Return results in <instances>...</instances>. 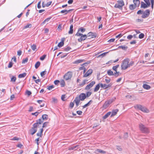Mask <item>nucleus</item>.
<instances>
[{
	"label": "nucleus",
	"mask_w": 154,
	"mask_h": 154,
	"mask_svg": "<svg viewBox=\"0 0 154 154\" xmlns=\"http://www.w3.org/2000/svg\"><path fill=\"white\" fill-rule=\"evenodd\" d=\"M111 114V112H109L107 113L103 117V119H105L107 118Z\"/></svg>",
	"instance_id": "6ab92c4d"
},
{
	"label": "nucleus",
	"mask_w": 154,
	"mask_h": 154,
	"mask_svg": "<svg viewBox=\"0 0 154 154\" xmlns=\"http://www.w3.org/2000/svg\"><path fill=\"white\" fill-rule=\"evenodd\" d=\"M134 107L135 109H140L143 112L148 113L149 112V110L146 107L140 104L134 106Z\"/></svg>",
	"instance_id": "7ed1b4c3"
},
{
	"label": "nucleus",
	"mask_w": 154,
	"mask_h": 154,
	"mask_svg": "<svg viewBox=\"0 0 154 154\" xmlns=\"http://www.w3.org/2000/svg\"><path fill=\"white\" fill-rule=\"evenodd\" d=\"M133 2L136 6L138 7L140 5V1L139 0H133Z\"/></svg>",
	"instance_id": "f3484780"
},
{
	"label": "nucleus",
	"mask_w": 154,
	"mask_h": 154,
	"mask_svg": "<svg viewBox=\"0 0 154 154\" xmlns=\"http://www.w3.org/2000/svg\"><path fill=\"white\" fill-rule=\"evenodd\" d=\"M54 85H52L51 86H48L47 89L49 90H51L53 88H54Z\"/></svg>",
	"instance_id": "8fccbe9b"
},
{
	"label": "nucleus",
	"mask_w": 154,
	"mask_h": 154,
	"mask_svg": "<svg viewBox=\"0 0 154 154\" xmlns=\"http://www.w3.org/2000/svg\"><path fill=\"white\" fill-rule=\"evenodd\" d=\"M109 103L107 101H106L103 105V107L104 109H106L109 106Z\"/></svg>",
	"instance_id": "4be33fe9"
},
{
	"label": "nucleus",
	"mask_w": 154,
	"mask_h": 154,
	"mask_svg": "<svg viewBox=\"0 0 154 154\" xmlns=\"http://www.w3.org/2000/svg\"><path fill=\"white\" fill-rule=\"evenodd\" d=\"M19 138H18L16 137H15L13 138H12L11 140H19Z\"/></svg>",
	"instance_id": "338daca9"
},
{
	"label": "nucleus",
	"mask_w": 154,
	"mask_h": 154,
	"mask_svg": "<svg viewBox=\"0 0 154 154\" xmlns=\"http://www.w3.org/2000/svg\"><path fill=\"white\" fill-rule=\"evenodd\" d=\"M64 41L63 40H62V41L59 43L57 45L59 47L61 48L63 45L64 44Z\"/></svg>",
	"instance_id": "bb28decb"
},
{
	"label": "nucleus",
	"mask_w": 154,
	"mask_h": 154,
	"mask_svg": "<svg viewBox=\"0 0 154 154\" xmlns=\"http://www.w3.org/2000/svg\"><path fill=\"white\" fill-rule=\"evenodd\" d=\"M118 48H121L122 49L124 50H126L127 49L128 47L125 46L121 45L118 47Z\"/></svg>",
	"instance_id": "2f4dec72"
},
{
	"label": "nucleus",
	"mask_w": 154,
	"mask_h": 154,
	"mask_svg": "<svg viewBox=\"0 0 154 154\" xmlns=\"http://www.w3.org/2000/svg\"><path fill=\"white\" fill-rule=\"evenodd\" d=\"M60 85L61 87H63L65 86V82L63 80L61 81L60 83Z\"/></svg>",
	"instance_id": "de8ad7c7"
},
{
	"label": "nucleus",
	"mask_w": 154,
	"mask_h": 154,
	"mask_svg": "<svg viewBox=\"0 0 154 154\" xmlns=\"http://www.w3.org/2000/svg\"><path fill=\"white\" fill-rule=\"evenodd\" d=\"M46 72V71L45 70L44 71L40 73V75L41 76L43 77L45 74Z\"/></svg>",
	"instance_id": "4d7b16f0"
},
{
	"label": "nucleus",
	"mask_w": 154,
	"mask_h": 154,
	"mask_svg": "<svg viewBox=\"0 0 154 154\" xmlns=\"http://www.w3.org/2000/svg\"><path fill=\"white\" fill-rule=\"evenodd\" d=\"M46 56V55H42V57H40V59L41 60H44V59H45V58Z\"/></svg>",
	"instance_id": "49530a36"
},
{
	"label": "nucleus",
	"mask_w": 154,
	"mask_h": 154,
	"mask_svg": "<svg viewBox=\"0 0 154 154\" xmlns=\"http://www.w3.org/2000/svg\"><path fill=\"white\" fill-rule=\"evenodd\" d=\"M72 10V9H70L69 10H64L61 11L60 12L61 13H64L65 14H66L68 13L71 12Z\"/></svg>",
	"instance_id": "4468645a"
},
{
	"label": "nucleus",
	"mask_w": 154,
	"mask_h": 154,
	"mask_svg": "<svg viewBox=\"0 0 154 154\" xmlns=\"http://www.w3.org/2000/svg\"><path fill=\"white\" fill-rule=\"evenodd\" d=\"M28 60V58L26 57L25 59H23L22 61V63H25L27 62Z\"/></svg>",
	"instance_id": "79ce46f5"
},
{
	"label": "nucleus",
	"mask_w": 154,
	"mask_h": 154,
	"mask_svg": "<svg viewBox=\"0 0 154 154\" xmlns=\"http://www.w3.org/2000/svg\"><path fill=\"white\" fill-rule=\"evenodd\" d=\"M125 5L124 2L123 0H118L117 1V4H116L114 7L115 8H118L120 9H122V7Z\"/></svg>",
	"instance_id": "423d86ee"
},
{
	"label": "nucleus",
	"mask_w": 154,
	"mask_h": 154,
	"mask_svg": "<svg viewBox=\"0 0 154 154\" xmlns=\"http://www.w3.org/2000/svg\"><path fill=\"white\" fill-rule=\"evenodd\" d=\"M87 81V80H84L82 82V83L81 84H79V85L81 86H83L85 84L86 81Z\"/></svg>",
	"instance_id": "a18cd8bd"
},
{
	"label": "nucleus",
	"mask_w": 154,
	"mask_h": 154,
	"mask_svg": "<svg viewBox=\"0 0 154 154\" xmlns=\"http://www.w3.org/2000/svg\"><path fill=\"white\" fill-rule=\"evenodd\" d=\"M129 61V59L126 58L124 59L122 62L121 65V69L122 70H125L128 67V63Z\"/></svg>",
	"instance_id": "f03ea898"
},
{
	"label": "nucleus",
	"mask_w": 154,
	"mask_h": 154,
	"mask_svg": "<svg viewBox=\"0 0 154 154\" xmlns=\"http://www.w3.org/2000/svg\"><path fill=\"white\" fill-rule=\"evenodd\" d=\"M143 87L144 89L147 90L151 88L150 86L149 85L146 84H144L143 86Z\"/></svg>",
	"instance_id": "5701e85b"
},
{
	"label": "nucleus",
	"mask_w": 154,
	"mask_h": 154,
	"mask_svg": "<svg viewBox=\"0 0 154 154\" xmlns=\"http://www.w3.org/2000/svg\"><path fill=\"white\" fill-rule=\"evenodd\" d=\"M116 72H114V75L116 77H117L119 75V72H117V70L115 71Z\"/></svg>",
	"instance_id": "a19ab883"
},
{
	"label": "nucleus",
	"mask_w": 154,
	"mask_h": 154,
	"mask_svg": "<svg viewBox=\"0 0 154 154\" xmlns=\"http://www.w3.org/2000/svg\"><path fill=\"white\" fill-rule=\"evenodd\" d=\"M93 72V70L91 69H89L83 75L84 77H86L91 75Z\"/></svg>",
	"instance_id": "f8f14e48"
},
{
	"label": "nucleus",
	"mask_w": 154,
	"mask_h": 154,
	"mask_svg": "<svg viewBox=\"0 0 154 154\" xmlns=\"http://www.w3.org/2000/svg\"><path fill=\"white\" fill-rule=\"evenodd\" d=\"M41 1H40L37 4V8L39 9L40 8H41Z\"/></svg>",
	"instance_id": "e2e57ef3"
},
{
	"label": "nucleus",
	"mask_w": 154,
	"mask_h": 154,
	"mask_svg": "<svg viewBox=\"0 0 154 154\" xmlns=\"http://www.w3.org/2000/svg\"><path fill=\"white\" fill-rule=\"evenodd\" d=\"M80 101L79 100L78 97H76L74 101V102H75L76 105L78 106L79 105Z\"/></svg>",
	"instance_id": "dca6fc26"
},
{
	"label": "nucleus",
	"mask_w": 154,
	"mask_h": 154,
	"mask_svg": "<svg viewBox=\"0 0 154 154\" xmlns=\"http://www.w3.org/2000/svg\"><path fill=\"white\" fill-rule=\"evenodd\" d=\"M100 85H97L95 88L94 89V91L95 92H97L100 88Z\"/></svg>",
	"instance_id": "7c9ffc66"
},
{
	"label": "nucleus",
	"mask_w": 154,
	"mask_h": 154,
	"mask_svg": "<svg viewBox=\"0 0 154 154\" xmlns=\"http://www.w3.org/2000/svg\"><path fill=\"white\" fill-rule=\"evenodd\" d=\"M144 1L148 6H150V3L149 0H144Z\"/></svg>",
	"instance_id": "c03bdc74"
},
{
	"label": "nucleus",
	"mask_w": 154,
	"mask_h": 154,
	"mask_svg": "<svg viewBox=\"0 0 154 154\" xmlns=\"http://www.w3.org/2000/svg\"><path fill=\"white\" fill-rule=\"evenodd\" d=\"M134 62L133 61H131L130 62V63H128V67H130V66H132L134 64Z\"/></svg>",
	"instance_id": "680f3d73"
},
{
	"label": "nucleus",
	"mask_w": 154,
	"mask_h": 154,
	"mask_svg": "<svg viewBox=\"0 0 154 154\" xmlns=\"http://www.w3.org/2000/svg\"><path fill=\"white\" fill-rule=\"evenodd\" d=\"M139 128L140 130L143 133H148L149 132L148 128L146 127L142 123L139 124Z\"/></svg>",
	"instance_id": "20e7f679"
},
{
	"label": "nucleus",
	"mask_w": 154,
	"mask_h": 154,
	"mask_svg": "<svg viewBox=\"0 0 154 154\" xmlns=\"http://www.w3.org/2000/svg\"><path fill=\"white\" fill-rule=\"evenodd\" d=\"M71 49V48L69 47H67L66 48L64 49V50L66 51H69L70 49Z\"/></svg>",
	"instance_id": "603ef678"
},
{
	"label": "nucleus",
	"mask_w": 154,
	"mask_h": 154,
	"mask_svg": "<svg viewBox=\"0 0 154 154\" xmlns=\"http://www.w3.org/2000/svg\"><path fill=\"white\" fill-rule=\"evenodd\" d=\"M13 65V63L11 62H10L9 63L8 65V68H11L12 66Z\"/></svg>",
	"instance_id": "5fc2aeb1"
},
{
	"label": "nucleus",
	"mask_w": 154,
	"mask_h": 154,
	"mask_svg": "<svg viewBox=\"0 0 154 154\" xmlns=\"http://www.w3.org/2000/svg\"><path fill=\"white\" fill-rule=\"evenodd\" d=\"M78 98L80 101H83L86 98V95L84 93H81Z\"/></svg>",
	"instance_id": "9b49d317"
},
{
	"label": "nucleus",
	"mask_w": 154,
	"mask_h": 154,
	"mask_svg": "<svg viewBox=\"0 0 154 154\" xmlns=\"http://www.w3.org/2000/svg\"><path fill=\"white\" fill-rule=\"evenodd\" d=\"M78 145H76V146H70L69 147V150H73V149H75L77 147H78Z\"/></svg>",
	"instance_id": "72a5a7b5"
},
{
	"label": "nucleus",
	"mask_w": 154,
	"mask_h": 154,
	"mask_svg": "<svg viewBox=\"0 0 154 154\" xmlns=\"http://www.w3.org/2000/svg\"><path fill=\"white\" fill-rule=\"evenodd\" d=\"M84 60H82V59H79V60H76L74 62H73V63L74 64H77L78 63H81L84 61Z\"/></svg>",
	"instance_id": "aec40b11"
},
{
	"label": "nucleus",
	"mask_w": 154,
	"mask_h": 154,
	"mask_svg": "<svg viewBox=\"0 0 154 154\" xmlns=\"http://www.w3.org/2000/svg\"><path fill=\"white\" fill-rule=\"evenodd\" d=\"M48 124V122H44L43 124V125L42 126V128H43L46 127Z\"/></svg>",
	"instance_id": "09e8293b"
},
{
	"label": "nucleus",
	"mask_w": 154,
	"mask_h": 154,
	"mask_svg": "<svg viewBox=\"0 0 154 154\" xmlns=\"http://www.w3.org/2000/svg\"><path fill=\"white\" fill-rule=\"evenodd\" d=\"M31 48L33 50L35 51L36 49V45L33 44L31 46Z\"/></svg>",
	"instance_id": "58836bf2"
},
{
	"label": "nucleus",
	"mask_w": 154,
	"mask_h": 154,
	"mask_svg": "<svg viewBox=\"0 0 154 154\" xmlns=\"http://www.w3.org/2000/svg\"><path fill=\"white\" fill-rule=\"evenodd\" d=\"M144 37V35L142 33L140 34L139 35V38L140 39H142V38H143Z\"/></svg>",
	"instance_id": "ea45409f"
},
{
	"label": "nucleus",
	"mask_w": 154,
	"mask_h": 154,
	"mask_svg": "<svg viewBox=\"0 0 154 154\" xmlns=\"http://www.w3.org/2000/svg\"><path fill=\"white\" fill-rule=\"evenodd\" d=\"M22 51L21 50H19L17 51V54L18 56H20L22 54Z\"/></svg>",
	"instance_id": "774afa93"
},
{
	"label": "nucleus",
	"mask_w": 154,
	"mask_h": 154,
	"mask_svg": "<svg viewBox=\"0 0 154 154\" xmlns=\"http://www.w3.org/2000/svg\"><path fill=\"white\" fill-rule=\"evenodd\" d=\"M40 63L39 61H38L36 62L35 65V67L36 69H37L40 66Z\"/></svg>",
	"instance_id": "f704fd0d"
},
{
	"label": "nucleus",
	"mask_w": 154,
	"mask_h": 154,
	"mask_svg": "<svg viewBox=\"0 0 154 154\" xmlns=\"http://www.w3.org/2000/svg\"><path fill=\"white\" fill-rule=\"evenodd\" d=\"M85 28H83L82 27H81V28H79L78 30V32H77L80 33V32H81L82 33H83L85 32Z\"/></svg>",
	"instance_id": "393cba45"
},
{
	"label": "nucleus",
	"mask_w": 154,
	"mask_h": 154,
	"mask_svg": "<svg viewBox=\"0 0 154 154\" xmlns=\"http://www.w3.org/2000/svg\"><path fill=\"white\" fill-rule=\"evenodd\" d=\"M143 11H142L141 10H139L137 12V14H139V15L142 14H143Z\"/></svg>",
	"instance_id": "6e6d98bb"
},
{
	"label": "nucleus",
	"mask_w": 154,
	"mask_h": 154,
	"mask_svg": "<svg viewBox=\"0 0 154 154\" xmlns=\"http://www.w3.org/2000/svg\"><path fill=\"white\" fill-rule=\"evenodd\" d=\"M137 7L135 5L131 4L130 5L129 8L130 10H132L135 9L137 8Z\"/></svg>",
	"instance_id": "412c9836"
},
{
	"label": "nucleus",
	"mask_w": 154,
	"mask_h": 154,
	"mask_svg": "<svg viewBox=\"0 0 154 154\" xmlns=\"http://www.w3.org/2000/svg\"><path fill=\"white\" fill-rule=\"evenodd\" d=\"M108 53V52H105V53H103L102 54H101L99 56H98V57H103L104 56L106 55V54Z\"/></svg>",
	"instance_id": "4c0bfd02"
},
{
	"label": "nucleus",
	"mask_w": 154,
	"mask_h": 154,
	"mask_svg": "<svg viewBox=\"0 0 154 154\" xmlns=\"http://www.w3.org/2000/svg\"><path fill=\"white\" fill-rule=\"evenodd\" d=\"M74 106V104L73 103L71 102L69 104V107L71 108H72Z\"/></svg>",
	"instance_id": "052dcab7"
},
{
	"label": "nucleus",
	"mask_w": 154,
	"mask_h": 154,
	"mask_svg": "<svg viewBox=\"0 0 154 154\" xmlns=\"http://www.w3.org/2000/svg\"><path fill=\"white\" fill-rule=\"evenodd\" d=\"M87 63H84L82 65V66L79 67V70H83L85 68L84 67V65H85Z\"/></svg>",
	"instance_id": "c9c22d12"
},
{
	"label": "nucleus",
	"mask_w": 154,
	"mask_h": 154,
	"mask_svg": "<svg viewBox=\"0 0 154 154\" xmlns=\"http://www.w3.org/2000/svg\"><path fill=\"white\" fill-rule=\"evenodd\" d=\"M75 35L77 36H81V37L78 39V41L79 42H81L82 41L88 39L87 35H83L80 33L77 32Z\"/></svg>",
	"instance_id": "39448f33"
},
{
	"label": "nucleus",
	"mask_w": 154,
	"mask_h": 154,
	"mask_svg": "<svg viewBox=\"0 0 154 154\" xmlns=\"http://www.w3.org/2000/svg\"><path fill=\"white\" fill-rule=\"evenodd\" d=\"M39 113V112H35V113H32V115H34V116H37Z\"/></svg>",
	"instance_id": "13d9d810"
},
{
	"label": "nucleus",
	"mask_w": 154,
	"mask_h": 154,
	"mask_svg": "<svg viewBox=\"0 0 154 154\" xmlns=\"http://www.w3.org/2000/svg\"><path fill=\"white\" fill-rule=\"evenodd\" d=\"M72 77V73L71 72H68L64 76V78L66 80L70 79Z\"/></svg>",
	"instance_id": "1a4fd4ad"
},
{
	"label": "nucleus",
	"mask_w": 154,
	"mask_h": 154,
	"mask_svg": "<svg viewBox=\"0 0 154 154\" xmlns=\"http://www.w3.org/2000/svg\"><path fill=\"white\" fill-rule=\"evenodd\" d=\"M107 74L110 76L114 75V73L111 70H109L107 72Z\"/></svg>",
	"instance_id": "c756f323"
},
{
	"label": "nucleus",
	"mask_w": 154,
	"mask_h": 154,
	"mask_svg": "<svg viewBox=\"0 0 154 154\" xmlns=\"http://www.w3.org/2000/svg\"><path fill=\"white\" fill-rule=\"evenodd\" d=\"M151 3V8L152 9H153V5L154 4V0H150Z\"/></svg>",
	"instance_id": "bf43d9fd"
},
{
	"label": "nucleus",
	"mask_w": 154,
	"mask_h": 154,
	"mask_svg": "<svg viewBox=\"0 0 154 154\" xmlns=\"http://www.w3.org/2000/svg\"><path fill=\"white\" fill-rule=\"evenodd\" d=\"M128 137V133L127 132L125 133L123 138L124 139H127Z\"/></svg>",
	"instance_id": "3c124183"
},
{
	"label": "nucleus",
	"mask_w": 154,
	"mask_h": 154,
	"mask_svg": "<svg viewBox=\"0 0 154 154\" xmlns=\"http://www.w3.org/2000/svg\"><path fill=\"white\" fill-rule=\"evenodd\" d=\"M42 122L41 121L40 119H38L36 121V122L34 123L33 125V127L30 130V134L33 135L37 131V128L39 125L41 124Z\"/></svg>",
	"instance_id": "f257e3e1"
},
{
	"label": "nucleus",
	"mask_w": 154,
	"mask_h": 154,
	"mask_svg": "<svg viewBox=\"0 0 154 154\" xmlns=\"http://www.w3.org/2000/svg\"><path fill=\"white\" fill-rule=\"evenodd\" d=\"M141 8H147L149 6L147 5L144 2H142L141 3Z\"/></svg>",
	"instance_id": "a211bd4d"
},
{
	"label": "nucleus",
	"mask_w": 154,
	"mask_h": 154,
	"mask_svg": "<svg viewBox=\"0 0 154 154\" xmlns=\"http://www.w3.org/2000/svg\"><path fill=\"white\" fill-rule=\"evenodd\" d=\"M92 93L91 92L88 91L86 93V97H89L91 95Z\"/></svg>",
	"instance_id": "864d4df0"
},
{
	"label": "nucleus",
	"mask_w": 154,
	"mask_h": 154,
	"mask_svg": "<svg viewBox=\"0 0 154 154\" xmlns=\"http://www.w3.org/2000/svg\"><path fill=\"white\" fill-rule=\"evenodd\" d=\"M26 93L28 96H30L32 94L31 92L30 91H28V90H27L26 91Z\"/></svg>",
	"instance_id": "0e129e2a"
},
{
	"label": "nucleus",
	"mask_w": 154,
	"mask_h": 154,
	"mask_svg": "<svg viewBox=\"0 0 154 154\" xmlns=\"http://www.w3.org/2000/svg\"><path fill=\"white\" fill-rule=\"evenodd\" d=\"M112 85V84L110 83L109 84H104L103 87L104 89H106L109 87H110Z\"/></svg>",
	"instance_id": "b1692460"
},
{
	"label": "nucleus",
	"mask_w": 154,
	"mask_h": 154,
	"mask_svg": "<svg viewBox=\"0 0 154 154\" xmlns=\"http://www.w3.org/2000/svg\"><path fill=\"white\" fill-rule=\"evenodd\" d=\"M149 9L146 10L144 11H143V14L141 16V17L143 18H146L149 17Z\"/></svg>",
	"instance_id": "0eeeda50"
},
{
	"label": "nucleus",
	"mask_w": 154,
	"mask_h": 154,
	"mask_svg": "<svg viewBox=\"0 0 154 154\" xmlns=\"http://www.w3.org/2000/svg\"><path fill=\"white\" fill-rule=\"evenodd\" d=\"M42 119H40L41 120V121H42V123L43 122V121L44 120H47L48 119V115L46 114H44L42 116Z\"/></svg>",
	"instance_id": "2eb2a0df"
},
{
	"label": "nucleus",
	"mask_w": 154,
	"mask_h": 154,
	"mask_svg": "<svg viewBox=\"0 0 154 154\" xmlns=\"http://www.w3.org/2000/svg\"><path fill=\"white\" fill-rule=\"evenodd\" d=\"M96 152L97 153L100 152V153H106L105 151L103 150H101L100 149H96Z\"/></svg>",
	"instance_id": "473e14b6"
},
{
	"label": "nucleus",
	"mask_w": 154,
	"mask_h": 154,
	"mask_svg": "<svg viewBox=\"0 0 154 154\" xmlns=\"http://www.w3.org/2000/svg\"><path fill=\"white\" fill-rule=\"evenodd\" d=\"M95 83V81H92L89 84H88L86 86L85 89L86 90H88L91 88H92Z\"/></svg>",
	"instance_id": "9d476101"
},
{
	"label": "nucleus",
	"mask_w": 154,
	"mask_h": 154,
	"mask_svg": "<svg viewBox=\"0 0 154 154\" xmlns=\"http://www.w3.org/2000/svg\"><path fill=\"white\" fill-rule=\"evenodd\" d=\"M87 35L88 37V39L95 38L97 36V34L95 33H93L91 32H89Z\"/></svg>",
	"instance_id": "6e6552de"
},
{
	"label": "nucleus",
	"mask_w": 154,
	"mask_h": 154,
	"mask_svg": "<svg viewBox=\"0 0 154 154\" xmlns=\"http://www.w3.org/2000/svg\"><path fill=\"white\" fill-rule=\"evenodd\" d=\"M73 32V29H69V30L68 32L69 34H72Z\"/></svg>",
	"instance_id": "69168bd1"
},
{
	"label": "nucleus",
	"mask_w": 154,
	"mask_h": 154,
	"mask_svg": "<svg viewBox=\"0 0 154 154\" xmlns=\"http://www.w3.org/2000/svg\"><path fill=\"white\" fill-rule=\"evenodd\" d=\"M32 26V25L30 24H28L24 27V29H26L28 28H30Z\"/></svg>",
	"instance_id": "37998d69"
},
{
	"label": "nucleus",
	"mask_w": 154,
	"mask_h": 154,
	"mask_svg": "<svg viewBox=\"0 0 154 154\" xmlns=\"http://www.w3.org/2000/svg\"><path fill=\"white\" fill-rule=\"evenodd\" d=\"M104 80L105 82H106L108 84L110 82L111 79L109 78L106 77Z\"/></svg>",
	"instance_id": "cd10ccee"
},
{
	"label": "nucleus",
	"mask_w": 154,
	"mask_h": 154,
	"mask_svg": "<svg viewBox=\"0 0 154 154\" xmlns=\"http://www.w3.org/2000/svg\"><path fill=\"white\" fill-rule=\"evenodd\" d=\"M26 73L24 72L22 74H21L18 75V77L19 78H22L24 77L26 75Z\"/></svg>",
	"instance_id": "c85d7f7f"
},
{
	"label": "nucleus",
	"mask_w": 154,
	"mask_h": 154,
	"mask_svg": "<svg viewBox=\"0 0 154 154\" xmlns=\"http://www.w3.org/2000/svg\"><path fill=\"white\" fill-rule=\"evenodd\" d=\"M16 77L15 76H13L11 78V81L13 82H15L16 81Z\"/></svg>",
	"instance_id": "e433bc0d"
},
{
	"label": "nucleus",
	"mask_w": 154,
	"mask_h": 154,
	"mask_svg": "<svg viewBox=\"0 0 154 154\" xmlns=\"http://www.w3.org/2000/svg\"><path fill=\"white\" fill-rule=\"evenodd\" d=\"M119 111L118 109H115L112 110L111 112V115L110 116V117H112L113 116H115L117 113V112Z\"/></svg>",
	"instance_id": "ddd939ff"
},
{
	"label": "nucleus",
	"mask_w": 154,
	"mask_h": 154,
	"mask_svg": "<svg viewBox=\"0 0 154 154\" xmlns=\"http://www.w3.org/2000/svg\"><path fill=\"white\" fill-rule=\"evenodd\" d=\"M43 129L42 128L40 129V133H38L36 135L38 136H40V137H42V133H43Z\"/></svg>",
	"instance_id": "a878e982"
}]
</instances>
